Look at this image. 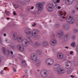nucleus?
<instances>
[{"label": "nucleus", "instance_id": "1", "mask_svg": "<svg viewBox=\"0 0 78 78\" xmlns=\"http://www.w3.org/2000/svg\"><path fill=\"white\" fill-rule=\"evenodd\" d=\"M25 33L27 34V37L28 39L32 38L36 40H39L41 38L40 35L37 34L39 33V31L37 30H34L32 31L31 29L28 27L25 29Z\"/></svg>", "mask_w": 78, "mask_h": 78}, {"label": "nucleus", "instance_id": "2", "mask_svg": "<svg viewBox=\"0 0 78 78\" xmlns=\"http://www.w3.org/2000/svg\"><path fill=\"white\" fill-rule=\"evenodd\" d=\"M13 40L16 41L17 42H21L24 47H27L28 45V40L27 39H23V37L20 35H17L16 34H13Z\"/></svg>", "mask_w": 78, "mask_h": 78}, {"label": "nucleus", "instance_id": "3", "mask_svg": "<svg viewBox=\"0 0 78 78\" xmlns=\"http://www.w3.org/2000/svg\"><path fill=\"white\" fill-rule=\"evenodd\" d=\"M58 35H59V39L60 40H62V42L63 44L65 43L66 41H67V39L69 37L70 34L69 33H66L64 36L62 37L64 34V31L61 30H58L56 32Z\"/></svg>", "mask_w": 78, "mask_h": 78}, {"label": "nucleus", "instance_id": "4", "mask_svg": "<svg viewBox=\"0 0 78 78\" xmlns=\"http://www.w3.org/2000/svg\"><path fill=\"white\" fill-rule=\"evenodd\" d=\"M36 6L37 8H38L37 14H39L42 12V11L43 10L44 8L43 3H37L36 4Z\"/></svg>", "mask_w": 78, "mask_h": 78}, {"label": "nucleus", "instance_id": "5", "mask_svg": "<svg viewBox=\"0 0 78 78\" xmlns=\"http://www.w3.org/2000/svg\"><path fill=\"white\" fill-rule=\"evenodd\" d=\"M41 75L42 78H46L48 75V71L44 69L42 70L41 72Z\"/></svg>", "mask_w": 78, "mask_h": 78}, {"label": "nucleus", "instance_id": "6", "mask_svg": "<svg viewBox=\"0 0 78 78\" xmlns=\"http://www.w3.org/2000/svg\"><path fill=\"white\" fill-rule=\"evenodd\" d=\"M50 44L51 46H55L57 44V40L55 38H52L50 41Z\"/></svg>", "mask_w": 78, "mask_h": 78}, {"label": "nucleus", "instance_id": "7", "mask_svg": "<svg viewBox=\"0 0 78 78\" xmlns=\"http://www.w3.org/2000/svg\"><path fill=\"white\" fill-rule=\"evenodd\" d=\"M46 64L49 66H51L53 64V60L49 58L46 59L45 60Z\"/></svg>", "mask_w": 78, "mask_h": 78}, {"label": "nucleus", "instance_id": "8", "mask_svg": "<svg viewBox=\"0 0 78 78\" xmlns=\"http://www.w3.org/2000/svg\"><path fill=\"white\" fill-rule=\"evenodd\" d=\"M16 48L18 50L20 51H25V49L23 47V46L21 44H19L16 46Z\"/></svg>", "mask_w": 78, "mask_h": 78}, {"label": "nucleus", "instance_id": "9", "mask_svg": "<svg viewBox=\"0 0 78 78\" xmlns=\"http://www.w3.org/2000/svg\"><path fill=\"white\" fill-rule=\"evenodd\" d=\"M62 28L64 30H65V31H68L70 30V27L69 25L67 24H66L62 26Z\"/></svg>", "mask_w": 78, "mask_h": 78}, {"label": "nucleus", "instance_id": "10", "mask_svg": "<svg viewBox=\"0 0 78 78\" xmlns=\"http://www.w3.org/2000/svg\"><path fill=\"white\" fill-rule=\"evenodd\" d=\"M52 8H53V5L51 3L48 4L47 6V9L50 12H51L53 11V9Z\"/></svg>", "mask_w": 78, "mask_h": 78}, {"label": "nucleus", "instance_id": "11", "mask_svg": "<svg viewBox=\"0 0 78 78\" xmlns=\"http://www.w3.org/2000/svg\"><path fill=\"white\" fill-rule=\"evenodd\" d=\"M54 67L55 70V71H57V73H58V70H59L60 68L59 65L58 64H56L54 65Z\"/></svg>", "mask_w": 78, "mask_h": 78}, {"label": "nucleus", "instance_id": "12", "mask_svg": "<svg viewBox=\"0 0 78 78\" xmlns=\"http://www.w3.org/2000/svg\"><path fill=\"white\" fill-rule=\"evenodd\" d=\"M30 58L31 60L33 61H35L37 59V57H36V55L35 53H32L30 55Z\"/></svg>", "mask_w": 78, "mask_h": 78}, {"label": "nucleus", "instance_id": "13", "mask_svg": "<svg viewBox=\"0 0 78 78\" xmlns=\"http://www.w3.org/2000/svg\"><path fill=\"white\" fill-rule=\"evenodd\" d=\"M35 62V65L36 67H39L40 64L41 63V61L39 59H36Z\"/></svg>", "mask_w": 78, "mask_h": 78}, {"label": "nucleus", "instance_id": "14", "mask_svg": "<svg viewBox=\"0 0 78 78\" xmlns=\"http://www.w3.org/2000/svg\"><path fill=\"white\" fill-rule=\"evenodd\" d=\"M2 51L4 54H7L8 55H9L10 54V51L8 49L6 50V48H2Z\"/></svg>", "mask_w": 78, "mask_h": 78}, {"label": "nucleus", "instance_id": "15", "mask_svg": "<svg viewBox=\"0 0 78 78\" xmlns=\"http://www.w3.org/2000/svg\"><path fill=\"white\" fill-rule=\"evenodd\" d=\"M66 72V70L63 68H60L58 70V74H62Z\"/></svg>", "mask_w": 78, "mask_h": 78}, {"label": "nucleus", "instance_id": "16", "mask_svg": "<svg viewBox=\"0 0 78 78\" xmlns=\"http://www.w3.org/2000/svg\"><path fill=\"white\" fill-rule=\"evenodd\" d=\"M57 57L58 59H61L64 58V55L62 53H59L57 54Z\"/></svg>", "mask_w": 78, "mask_h": 78}, {"label": "nucleus", "instance_id": "17", "mask_svg": "<svg viewBox=\"0 0 78 78\" xmlns=\"http://www.w3.org/2000/svg\"><path fill=\"white\" fill-rule=\"evenodd\" d=\"M42 45L44 47H47L49 45V43L47 41H45L43 42Z\"/></svg>", "mask_w": 78, "mask_h": 78}, {"label": "nucleus", "instance_id": "18", "mask_svg": "<svg viewBox=\"0 0 78 78\" xmlns=\"http://www.w3.org/2000/svg\"><path fill=\"white\" fill-rule=\"evenodd\" d=\"M73 2V0H66L65 3L66 5H70Z\"/></svg>", "mask_w": 78, "mask_h": 78}, {"label": "nucleus", "instance_id": "19", "mask_svg": "<svg viewBox=\"0 0 78 78\" xmlns=\"http://www.w3.org/2000/svg\"><path fill=\"white\" fill-rule=\"evenodd\" d=\"M35 45H37V46H41L42 44V43L40 41H36L35 43Z\"/></svg>", "mask_w": 78, "mask_h": 78}, {"label": "nucleus", "instance_id": "20", "mask_svg": "<svg viewBox=\"0 0 78 78\" xmlns=\"http://www.w3.org/2000/svg\"><path fill=\"white\" fill-rule=\"evenodd\" d=\"M71 63V61H67V62H66L65 64H66V69H69V68L67 67L69 66V64H70Z\"/></svg>", "mask_w": 78, "mask_h": 78}, {"label": "nucleus", "instance_id": "21", "mask_svg": "<svg viewBox=\"0 0 78 78\" xmlns=\"http://www.w3.org/2000/svg\"><path fill=\"white\" fill-rule=\"evenodd\" d=\"M73 70V69L72 68H69L67 70V73L68 74H70V73L72 72V71Z\"/></svg>", "mask_w": 78, "mask_h": 78}, {"label": "nucleus", "instance_id": "22", "mask_svg": "<svg viewBox=\"0 0 78 78\" xmlns=\"http://www.w3.org/2000/svg\"><path fill=\"white\" fill-rule=\"evenodd\" d=\"M67 21L69 23L72 24V23H74L75 20H67Z\"/></svg>", "mask_w": 78, "mask_h": 78}, {"label": "nucleus", "instance_id": "23", "mask_svg": "<svg viewBox=\"0 0 78 78\" xmlns=\"http://www.w3.org/2000/svg\"><path fill=\"white\" fill-rule=\"evenodd\" d=\"M36 53L38 55H40L42 54V51L39 49L37 50L36 51Z\"/></svg>", "mask_w": 78, "mask_h": 78}, {"label": "nucleus", "instance_id": "24", "mask_svg": "<svg viewBox=\"0 0 78 78\" xmlns=\"http://www.w3.org/2000/svg\"><path fill=\"white\" fill-rule=\"evenodd\" d=\"M52 7H53L55 9H56L57 8V6L56 5V3L53 2V3H52Z\"/></svg>", "mask_w": 78, "mask_h": 78}, {"label": "nucleus", "instance_id": "25", "mask_svg": "<svg viewBox=\"0 0 78 78\" xmlns=\"http://www.w3.org/2000/svg\"><path fill=\"white\" fill-rule=\"evenodd\" d=\"M22 65L23 67H25L27 66V64H26V62L25 60H23L22 62Z\"/></svg>", "mask_w": 78, "mask_h": 78}, {"label": "nucleus", "instance_id": "26", "mask_svg": "<svg viewBox=\"0 0 78 78\" xmlns=\"http://www.w3.org/2000/svg\"><path fill=\"white\" fill-rule=\"evenodd\" d=\"M5 12L7 16H11V13H10V12H9V11H8L7 10H5Z\"/></svg>", "mask_w": 78, "mask_h": 78}, {"label": "nucleus", "instance_id": "27", "mask_svg": "<svg viewBox=\"0 0 78 78\" xmlns=\"http://www.w3.org/2000/svg\"><path fill=\"white\" fill-rule=\"evenodd\" d=\"M60 26V24L59 23H56L55 24V27L56 28H58Z\"/></svg>", "mask_w": 78, "mask_h": 78}, {"label": "nucleus", "instance_id": "28", "mask_svg": "<svg viewBox=\"0 0 78 78\" xmlns=\"http://www.w3.org/2000/svg\"><path fill=\"white\" fill-rule=\"evenodd\" d=\"M71 46L72 47H75L76 46V44L75 43V42H73L71 43Z\"/></svg>", "mask_w": 78, "mask_h": 78}, {"label": "nucleus", "instance_id": "29", "mask_svg": "<svg viewBox=\"0 0 78 78\" xmlns=\"http://www.w3.org/2000/svg\"><path fill=\"white\" fill-rule=\"evenodd\" d=\"M66 19H68V20H69V19L72 20V19H73V17L69 16H68L66 17Z\"/></svg>", "mask_w": 78, "mask_h": 78}, {"label": "nucleus", "instance_id": "30", "mask_svg": "<svg viewBox=\"0 0 78 78\" xmlns=\"http://www.w3.org/2000/svg\"><path fill=\"white\" fill-rule=\"evenodd\" d=\"M73 33L76 34L78 33V30L77 29H74L73 30Z\"/></svg>", "mask_w": 78, "mask_h": 78}, {"label": "nucleus", "instance_id": "31", "mask_svg": "<svg viewBox=\"0 0 78 78\" xmlns=\"http://www.w3.org/2000/svg\"><path fill=\"white\" fill-rule=\"evenodd\" d=\"M9 46H10L11 48L12 49V50H15L16 49V46H12V45H9Z\"/></svg>", "mask_w": 78, "mask_h": 78}, {"label": "nucleus", "instance_id": "32", "mask_svg": "<svg viewBox=\"0 0 78 78\" xmlns=\"http://www.w3.org/2000/svg\"><path fill=\"white\" fill-rule=\"evenodd\" d=\"M58 14L59 16H60V17L61 16H62V14L61 13V12L60 11H58Z\"/></svg>", "mask_w": 78, "mask_h": 78}, {"label": "nucleus", "instance_id": "33", "mask_svg": "<svg viewBox=\"0 0 78 78\" xmlns=\"http://www.w3.org/2000/svg\"><path fill=\"white\" fill-rule=\"evenodd\" d=\"M18 55L19 56V57H18V58L20 59H22V58L23 57V56L21 55L20 54H19Z\"/></svg>", "mask_w": 78, "mask_h": 78}, {"label": "nucleus", "instance_id": "34", "mask_svg": "<svg viewBox=\"0 0 78 78\" xmlns=\"http://www.w3.org/2000/svg\"><path fill=\"white\" fill-rule=\"evenodd\" d=\"M28 43H29L30 45H32L33 44V42L32 40H30V41H28Z\"/></svg>", "mask_w": 78, "mask_h": 78}, {"label": "nucleus", "instance_id": "35", "mask_svg": "<svg viewBox=\"0 0 78 78\" xmlns=\"http://www.w3.org/2000/svg\"><path fill=\"white\" fill-rule=\"evenodd\" d=\"M5 41H6V42H7V43H10V40L8 38L5 39Z\"/></svg>", "mask_w": 78, "mask_h": 78}, {"label": "nucleus", "instance_id": "36", "mask_svg": "<svg viewBox=\"0 0 78 78\" xmlns=\"http://www.w3.org/2000/svg\"><path fill=\"white\" fill-rule=\"evenodd\" d=\"M75 9L76 11H78V5H76L75 6Z\"/></svg>", "mask_w": 78, "mask_h": 78}, {"label": "nucleus", "instance_id": "37", "mask_svg": "<svg viewBox=\"0 0 78 78\" xmlns=\"http://www.w3.org/2000/svg\"><path fill=\"white\" fill-rule=\"evenodd\" d=\"M74 63L76 66H78V62L77 61H74Z\"/></svg>", "mask_w": 78, "mask_h": 78}, {"label": "nucleus", "instance_id": "38", "mask_svg": "<svg viewBox=\"0 0 78 78\" xmlns=\"http://www.w3.org/2000/svg\"><path fill=\"white\" fill-rule=\"evenodd\" d=\"M76 37V36L75 35H73L72 36V39H75Z\"/></svg>", "mask_w": 78, "mask_h": 78}, {"label": "nucleus", "instance_id": "39", "mask_svg": "<svg viewBox=\"0 0 78 78\" xmlns=\"http://www.w3.org/2000/svg\"><path fill=\"white\" fill-rule=\"evenodd\" d=\"M55 34H52L51 35V38L52 39H53V38H54L55 37Z\"/></svg>", "mask_w": 78, "mask_h": 78}, {"label": "nucleus", "instance_id": "40", "mask_svg": "<svg viewBox=\"0 0 78 78\" xmlns=\"http://www.w3.org/2000/svg\"><path fill=\"white\" fill-rule=\"evenodd\" d=\"M31 13L33 14H37V12L36 11H34V12H31Z\"/></svg>", "mask_w": 78, "mask_h": 78}, {"label": "nucleus", "instance_id": "41", "mask_svg": "<svg viewBox=\"0 0 78 78\" xmlns=\"http://www.w3.org/2000/svg\"><path fill=\"white\" fill-rule=\"evenodd\" d=\"M20 3L21 5H25V2H23V1H20Z\"/></svg>", "mask_w": 78, "mask_h": 78}, {"label": "nucleus", "instance_id": "42", "mask_svg": "<svg viewBox=\"0 0 78 78\" xmlns=\"http://www.w3.org/2000/svg\"><path fill=\"white\" fill-rule=\"evenodd\" d=\"M3 43V41H2V39L1 37H0V44H2Z\"/></svg>", "mask_w": 78, "mask_h": 78}, {"label": "nucleus", "instance_id": "43", "mask_svg": "<svg viewBox=\"0 0 78 78\" xmlns=\"http://www.w3.org/2000/svg\"><path fill=\"white\" fill-rule=\"evenodd\" d=\"M32 26L33 27H35V26L36 25V24L35 23H34V24H32Z\"/></svg>", "mask_w": 78, "mask_h": 78}, {"label": "nucleus", "instance_id": "44", "mask_svg": "<svg viewBox=\"0 0 78 78\" xmlns=\"http://www.w3.org/2000/svg\"><path fill=\"white\" fill-rule=\"evenodd\" d=\"M1 74H2V75H3L4 74L3 73V71L2 70L0 72Z\"/></svg>", "mask_w": 78, "mask_h": 78}, {"label": "nucleus", "instance_id": "45", "mask_svg": "<svg viewBox=\"0 0 78 78\" xmlns=\"http://www.w3.org/2000/svg\"><path fill=\"white\" fill-rule=\"evenodd\" d=\"M56 3H59L60 2V0H57L56 2Z\"/></svg>", "mask_w": 78, "mask_h": 78}, {"label": "nucleus", "instance_id": "46", "mask_svg": "<svg viewBox=\"0 0 78 78\" xmlns=\"http://www.w3.org/2000/svg\"><path fill=\"white\" fill-rule=\"evenodd\" d=\"M57 8L58 9H61V6H58L57 7Z\"/></svg>", "mask_w": 78, "mask_h": 78}, {"label": "nucleus", "instance_id": "47", "mask_svg": "<svg viewBox=\"0 0 78 78\" xmlns=\"http://www.w3.org/2000/svg\"><path fill=\"white\" fill-rule=\"evenodd\" d=\"M30 9H27V12H28L29 11H30Z\"/></svg>", "mask_w": 78, "mask_h": 78}, {"label": "nucleus", "instance_id": "48", "mask_svg": "<svg viewBox=\"0 0 78 78\" xmlns=\"http://www.w3.org/2000/svg\"><path fill=\"white\" fill-rule=\"evenodd\" d=\"M13 15H15L16 16V15L17 14V13H16V12H15V11L13 12Z\"/></svg>", "mask_w": 78, "mask_h": 78}, {"label": "nucleus", "instance_id": "49", "mask_svg": "<svg viewBox=\"0 0 78 78\" xmlns=\"http://www.w3.org/2000/svg\"><path fill=\"white\" fill-rule=\"evenodd\" d=\"M70 76L72 78H74V77H75V76H73V75H72Z\"/></svg>", "mask_w": 78, "mask_h": 78}, {"label": "nucleus", "instance_id": "50", "mask_svg": "<svg viewBox=\"0 0 78 78\" xmlns=\"http://www.w3.org/2000/svg\"><path fill=\"white\" fill-rule=\"evenodd\" d=\"M25 2H30V0H25Z\"/></svg>", "mask_w": 78, "mask_h": 78}, {"label": "nucleus", "instance_id": "51", "mask_svg": "<svg viewBox=\"0 0 78 78\" xmlns=\"http://www.w3.org/2000/svg\"><path fill=\"white\" fill-rule=\"evenodd\" d=\"M13 71H14V72H16V69L15 68H13Z\"/></svg>", "mask_w": 78, "mask_h": 78}, {"label": "nucleus", "instance_id": "52", "mask_svg": "<svg viewBox=\"0 0 78 78\" xmlns=\"http://www.w3.org/2000/svg\"><path fill=\"white\" fill-rule=\"evenodd\" d=\"M34 9V6H32L30 9Z\"/></svg>", "mask_w": 78, "mask_h": 78}, {"label": "nucleus", "instance_id": "53", "mask_svg": "<svg viewBox=\"0 0 78 78\" xmlns=\"http://www.w3.org/2000/svg\"><path fill=\"white\" fill-rule=\"evenodd\" d=\"M70 53L71 55H72L73 54V51H71L70 52Z\"/></svg>", "mask_w": 78, "mask_h": 78}, {"label": "nucleus", "instance_id": "54", "mask_svg": "<svg viewBox=\"0 0 78 78\" xmlns=\"http://www.w3.org/2000/svg\"><path fill=\"white\" fill-rule=\"evenodd\" d=\"M52 51H55V49L54 48H52Z\"/></svg>", "mask_w": 78, "mask_h": 78}, {"label": "nucleus", "instance_id": "55", "mask_svg": "<svg viewBox=\"0 0 78 78\" xmlns=\"http://www.w3.org/2000/svg\"><path fill=\"white\" fill-rule=\"evenodd\" d=\"M77 48L76 49V51H77V53H78V45L77 46Z\"/></svg>", "mask_w": 78, "mask_h": 78}, {"label": "nucleus", "instance_id": "56", "mask_svg": "<svg viewBox=\"0 0 78 78\" xmlns=\"http://www.w3.org/2000/svg\"><path fill=\"white\" fill-rule=\"evenodd\" d=\"M10 53L12 55H13V52L12 51H10Z\"/></svg>", "mask_w": 78, "mask_h": 78}, {"label": "nucleus", "instance_id": "57", "mask_svg": "<svg viewBox=\"0 0 78 78\" xmlns=\"http://www.w3.org/2000/svg\"><path fill=\"white\" fill-rule=\"evenodd\" d=\"M65 48L67 49H68L69 48V47L68 46H66L65 47Z\"/></svg>", "mask_w": 78, "mask_h": 78}, {"label": "nucleus", "instance_id": "58", "mask_svg": "<svg viewBox=\"0 0 78 78\" xmlns=\"http://www.w3.org/2000/svg\"><path fill=\"white\" fill-rule=\"evenodd\" d=\"M76 25L77 26H78V21L76 23Z\"/></svg>", "mask_w": 78, "mask_h": 78}, {"label": "nucleus", "instance_id": "59", "mask_svg": "<svg viewBox=\"0 0 78 78\" xmlns=\"http://www.w3.org/2000/svg\"><path fill=\"white\" fill-rule=\"evenodd\" d=\"M6 19H7V20H9V19H10V18H9V17H7L6 18Z\"/></svg>", "mask_w": 78, "mask_h": 78}, {"label": "nucleus", "instance_id": "60", "mask_svg": "<svg viewBox=\"0 0 78 78\" xmlns=\"http://www.w3.org/2000/svg\"><path fill=\"white\" fill-rule=\"evenodd\" d=\"M73 13H75V10H73Z\"/></svg>", "mask_w": 78, "mask_h": 78}, {"label": "nucleus", "instance_id": "61", "mask_svg": "<svg viewBox=\"0 0 78 78\" xmlns=\"http://www.w3.org/2000/svg\"><path fill=\"white\" fill-rule=\"evenodd\" d=\"M4 36H6V34H4Z\"/></svg>", "mask_w": 78, "mask_h": 78}, {"label": "nucleus", "instance_id": "62", "mask_svg": "<svg viewBox=\"0 0 78 78\" xmlns=\"http://www.w3.org/2000/svg\"><path fill=\"white\" fill-rule=\"evenodd\" d=\"M15 60L16 61L17 60V58H15Z\"/></svg>", "mask_w": 78, "mask_h": 78}, {"label": "nucleus", "instance_id": "63", "mask_svg": "<svg viewBox=\"0 0 78 78\" xmlns=\"http://www.w3.org/2000/svg\"><path fill=\"white\" fill-rule=\"evenodd\" d=\"M45 53H46V54H47V51H45Z\"/></svg>", "mask_w": 78, "mask_h": 78}, {"label": "nucleus", "instance_id": "64", "mask_svg": "<svg viewBox=\"0 0 78 78\" xmlns=\"http://www.w3.org/2000/svg\"><path fill=\"white\" fill-rule=\"evenodd\" d=\"M60 22H63V20H60Z\"/></svg>", "mask_w": 78, "mask_h": 78}]
</instances>
